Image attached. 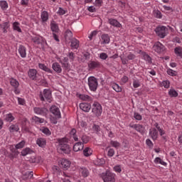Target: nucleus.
I'll return each mask as SVG.
<instances>
[{
    "instance_id": "1",
    "label": "nucleus",
    "mask_w": 182,
    "mask_h": 182,
    "mask_svg": "<svg viewBox=\"0 0 182 182\" xmlns=\"http://www.w3.org/2000/svg\"><path fill=\"white\" fill-rule=\"evenodd\" d=\"M58 145L57 146V151L60 154H70V146L68 144L69 143V139L66 137L57 139Z\"/></svg>"
},
{
    "instance_id": "2",
    "label": "nucleus",
    "mask_w": 182,
    "mask_h": 182,
    "mask_svg": "<svg viewBox=\"0 0 182 182\" xmlns=\"http://www.w3.org/2000/svg\"><path fill=\"white\" fill-rule=\"evenodd\" d=\"M101 178L104 182H116V173L107 170L101 173Z\"/></svg>"
},
{
    "instance_id": "3",
    "label": "nucleus",
    "mask_w": 182,
    "mask_h": 182,
    "mask_svg": "<svg viewBox=\"0 0 182 182\" xmlns=\"http://www.w3.org/2000/svg\"><path fill=\"white\" fill-rule=\"evenodd\" d=\"M31 41L34 43L35 46H37L39 49H45V45H46V40L45 38L41 36H36L32 37Z\"/></svg>"
},
{
    "instance_id": "4",
    "label": "nucleus",
    "mask_w": 182,
    "mask_h": 182,
    "mask_svg": "<svg viewBox=\"0 0 182 182\" xmlns=\"http://www.w3.org/2000/svg\"><path fill=\"white\" fill-rule=\"evenodd\" d=\"M87 85L91 92H96L99 87V81L95 76H90L87 79Z\"/></svg>"
},
{
    "instance_id": "5",
    "label": "nucleus",
    "mask_w": 182,
    "mask_h": 182,
    "mask_svg": "<svg viewBox=\"0 0 182 182\" xmlns=\"http://www.w3.org/2000/svg\"><path fill=\"white\" fill-rule=\"evenodd\" d=\"M39 97L41 102H45L46 100L48 103H52V91L49 89H44L43 92H40Z\"/></svg>"
},
{
    "instance_id": "6",
    "label": "nucleus",
    "mask_w": 182,
    "mask_h": 182,
    "mask_svg": "<svg viewBox=\"0 0 182 182\" xmlns=\"http://www.w3.org/2000/svg\"><path fill=\"white\" fill-rule=\"evenodd\" d=\"M91 109L92 113H93L95 117H100V116H102L103 109L102 107V105H100L99 102L95 101L91 107Z\"/></svg>"
},
{
    "instance_id": "7",
    "label": "nucleus",
    "mask_w": 182,
    "mask_h": 182,
    "mask_svg": "<svg viewBox=\"0 0 182 182\" xmlns=\"http://www.w3.org/2000/svg\"><path fill=\"white\" fill-rule=\"evenodd\" d=\"M154 31L156 36H159L161 39H164L167 36V33H168V28L164 26H159Z\"/></svg>"
},
{
    "instance_id": "8",
    "label": "nucleus",
    "mask_w": 182,
    "mask_h": 182,
    "mask_svg": "<svg viewBox=\"0 0 182 182\" xmlns=\"http://www.w3.org/2000/svg\"><path fill=\"white\" fill-rule=\"evenodd\" d=\"M129 127H131V129H134V130H136V132H138V133H140V134H142V136L146 134V127H144L143 124H129Z\"/></svg>"
},
{
    "instance_id": "9",
    "label": "nucleus",
    "mask_w": 182,
    "mask_h": 182,
    "mask_svg": "<svg viewBox=\"0 0 182 182\" xmlns=\"http://www.w3.org/2000/svg\"><path fill=\"white\" fill-rule=\"evenodd\" d=\"M152 49L154 52H156V53H163V52L166 50V47L161 43L158 41L154 44Z\"/></svg>"
},
{
    "instance_id": "10",
    "label": "nucleus",
    "mask_w": 182,
    "mask_h": 182,
    "mask_svg": "<svg viewBox=\"0 0 182 182\" xmlns=\"http://www.w3.org/2000/svg\"><path fill=\"white\" fill-rule=\"evenodd\" d=\"M50 112L55 116V119H62L60 109L56 105H53L50 107Z\"/></svg>"
},
{
    "instance_id": "11",
    "label": "nucleus",
    "mask_w": 182,
    "mask_h": 182,
    "mask_svg": "<svg viewBox=\"0 0 182 182\" xmlns=\"http://www.w3.org/2000/svg\"><path fill=\"white\" fill-rule=\"evenodd\" d=\"M33 112L36 114H39L40 116H48V111L46 107H34Z\"/></svg>"
},
{
    "instance_id": "12",
    "label": "nucleus",
    "mask_w": 182,
    "mask_h": 182,
    "mask_svg": "<svg viewBox=\"0 0 182 182\" xmlns=\"http://www.w3.org/2000/svg\"><path fill=\"white\" fill-rule=\"evenodd\" d=\"M149 136L153 141H156L159 139V131L156 128H150L149 132Z\"/></svg>"
},
{
    "instance_id": "13",
    "label": "nucleus",
    "mask_w": 182,
    "mask_h": 182,
    "mask_svg": "<svg viewBox=\"0 0 182 182\" xmlns=\"http://www.w3.org/2000/svg\"><path fill=\"white\" fill-rule=\"evenodd\" d=\"M101 67L102 63H100V62L97 60L90 61V63H88V68L90 70H94V69H100Z\"/></svg>"
},
{
    "instance_id": "14",
    "label": "nucleus",
    "mask_w": 182,
    "mask_h": 182,
    "mask_svg": "<svg viewBox=\"0 0 182 182\" xmlns=\"http://www.w3.org/2000/svg\"><path fill=\"white\" fill-rule=\"evenodd\" d=\"M80 109H81L82 112H85V113H89L90 109H92V105L87 102H81L80 104Z\"/></svg>"
},
{
    "instance_id": "15",
    "label": "nucleus",
    "mask_w": 182,
    "mask_h": 182,
    "mask_svg": "<svg viewBox=\"0 0 182 182\" xmlns=\"http://www.w3.org/2000/svg\"><path fill=\"white\" fill-rule=\"evenodd\" d=\"M139 53H140L141 55L144 60H146V62H147V63H149V65H151V63H153L151 57H150V55H149L147 54V53H146L141 50H139Z\"/></svg>"
},
{
    "instance_id": "16",
    "label": "nucleus",
    "mask_w": 182,
    "mask_h": 182,
    "mask_svg": "<svg viewBox=\"0 0 182 182\" xmlns=\"http://www.w3.org/2000/svg\"><path fill=\"white\" fill-rule=\"evenodd\" d=\"M38 71L36 69H30L28 71V76L31 80H37Z\"/></svg>"
},
{
    "instance_id": "17",
    "label": "nucleus",
    "mask_w": 182,
    "mask_h": 182,
    "mask_svg": "<svg viewBox=\"0 0 182 182\" xmlns=\"http://www.w3.org/2000/svg\"><path fill=\"white\" fill-rule=\"evenodd\" d=\"M41 23L45 25L49 21V13L47 11H43L41 14Z\"/></svg>"
},
{
    "instance_id": "18",
    "label": "nucleus",
    "mask_w": 182,
    "mask_h": 182,
    "mask_svg": "<svg viewBox=\"0 0 182 182\" xmlns=\"http://www.w3.org/2000/svg\"><path fill=\"white\" fill-rule=\"evenodd\" d=\"M60 167L64 168V170H68V168L70 167V161L65 159H63L60 160Z\"/></svg>"
},
{
    "instance_id": "19",
    "label": "nucleus",
    "mask_w": 182,
    "mask_h": 182,
    "mask_svg": "<svg viewBox=\"0 0 182 182\" xmlns=\"http://www.w3.org/2000/svg\"><path fill=\"white\" fill-rule=\"evenodd\" d=\"M85 147V145L82 141H78L76 142L73 148V151L77 152V151H81V150H83Z\"/></svg>"
},
{
    "instance_id": "20",
    "label": "nucleus",
    "mask_w": 182,
    "mask_h": 182,
    "mask_svg": "<svg viewBox=\"0 0 182 182\" xmlns=\"http://www.w3.org/2000/svg\"><path fill=\"white\" fill-rule=\"evenodd\" d=\"M77 96L80 100H83L84 102H93V98L88 95L77 94Z\"/></svg>"
},
{
    "instance_id": "21",
    "label": "nucleus",
    "mask_w": 182,
    "mask_h": 182,
    "mask_svg": "<svg viewBox=\"0 0 182 182\" xmlns=\"http://www.w3.org/2000/svg\"><path fill=\"white\" fill-rule=\"evenodd\" d=\"M108 23L111 25L112 26H114V28H122V23L119 22L117 19L114 18H109L108 19Z\"/></svg>"
},
{
    "instance_id": "22",
    "label": "nucleus",
    "mask_w": 182,
    "mask_h": 182,
    "mask_svg": "<svg viewBox=\"0 0 182 182\" xmlns=\"http://www.w3.org/2000/svg\"><path fill=\"white\" fill-rule=\"evenodd\" d=\"M70 42H71L70 46L73 50H75V49H79V45H80V42L79 41V40L76 38H73L70 41Z\"/></svg>"
},
{
    "instance_id": "23",
    "label": "nucleus",
    "mask_w": 182,
    "mask_h": 182,
    "mask_svg": "<svg viewBox=\"0 0 182 182\" xmlns=\"http://www.w3.org/2000/svg\"><path fill=\"white\" fill-rule=\"evenodd\" d=\"M36 144L38 147H41V149H45L46 146V139L42 137L38 138L36 139Z\"/></svg>"
},
{
    "instance_id": "24",
    "label": "nucleus",
    "mask_w": 182,
    "mask_h": 182,
    "mask_svg": "<svg viewBox=\"0 0 182 182\" xmlns=\"http://www.w3.org/2000/svg\"><path fill=\"white\" fill-rule=\"evenodd\" d=\"M110 43V36L109 34H102L101 36V45H107Z\"/></svg>"
},
{
    "instance_id": "25",
    "label": "nucleus",
    "mask_w": 182,
    "mask_h": 182,
    "mask_svg": "<svg viewBox=\"0 0 182 182\" xmlns=\"http://www.w3.org/2000/svg\"><path fill=\"white\" fill-rule=\"evenodd\" d=\"M64 38L66 42H70L73 39V33L69 29H67L64 33Z\"/></svg>"
},
{
    "instance_id": "26",
    "label": "nucleus",
    "mask_w": 182,
    "mask_h": 182,
    "mask_svg": "<svg viewBox=\"0 0 182 182\" xmlns=\"http://www.w3.org/2000/svg\"><path fill=\"white\" fill-rule=\"evenodd\" d=\"M18 50L21 58H26V47L25 46L20 45Z\"/></svg>"
},
{
    "instance_id": "27",
    "label": "nucleus",
    "mask_w": 182,
    "mask_h": 182,
    "mask_svg": "<svg viewBox=\"0 0 182 182\" xmlns=\"http://www.w3.org/2000/svg\"><path fill=\"white\" fill-rule=\"evenodd\" d=\"M52 69L54 72H56V73H62V66L59 65V63H53L52 65Z\"/></svg>"
},
{
    "instance_id": "28",
    "label": "nucleus",
    "mask_w": 182,
    "mask_h": 182,
    "mask_svg": "<svg viewBox=\"0 0 182 182\" xmlns=\"http://www.w3.org/2000/svg\"><path fill=\"white\" fill-rule=\"evenodd\" d=\"M79 171L80 174H82V177H85V178L89 177L90 173H89V169H87V168L85 166L80 167Z\"/></svg>"
},
{
    "instance_id": "29",
    "label": "nucleus",
    "mask_w": 182,
    "mask_h": 182,
    "mask_svg": "<svg viewBox=\"0 0 182 182\" xmlns=\"http://www.w3.org/2000/svg\"><path fill=\"white\" fill-rule=\"evenodd\" d=\"M33 178V171H26L21 176L22 180L26 181L29 180V178Z\"/></svg>"
},
{
    "instance_id": "30",
    "label": "nucleus",
    "mask_w": 182,
    "mask_h": 182,
    "mask_svg": "<svg viewBox=\"0 0 182 182\" xmlns=\"http://www.w3.org/2000/svg\"><path fill=\"white\" fill-rule=\"evenodd\" d=\"M50 30L53 33H59V26L55 21L50 23Z\"/></svg>"
},
{
    "instance_id": "31",
    "label": "nucleus",
    "mask_w": 182,
    "mask_h": 182,
    "mask_svg": "<svg viewBox=\"0 0 182 182\" xmlns=\"http://www.w3.org/2000/svg\"><path fill=\"white\" fill-rule=\"evenodd\" d=\"M32 153H33V151L31 149V148L26 147L21 151V155L23 156V157H25L26 156H28V154H32Z\"/></svg>"
},
{
    "instance_id": "32",
    "label": "nucleus",
    "mask_w": 182,
    "mask_h": 182,
    "mask_svg": "<svg viewBox=\"0 0 182 182\" xmlns=\"http://www.w3.org/2000/svg\"><path fill=\"white\" fill-rule=\"evenodd\" d=\"M70 134L72 138H73V140L75 141H79V135L77 134L76 129H72L70 132Z\"/></svg>"
},
{
    "instance_id": "33",
    "label": "nucleus",
    "mask_w": 182,
    "mask_h": 182,
    "mask_svg": "<svg viewBox=\"0 0 182 182\" xmlns=\"http://www.w3.org/2000/svg\"><path fill=\"white\" fill-rule=\"evenodd\" d=\"M92 153L93 151L90 147H86L82 151V154L85 156V157H89L92 156Z\"/></svg>"
},
{
    "instance_id": "34",
    "label": "nucleus",
    "mask_w": 182,
    "mask_h": 182,
    "mask_svg": "<svg viewBox=\"0 0 182 182\" xmlns=\"http://www.w3.org/2000/svg\"><path fill=\"white\" fill-rule=\"evenodd\" d=\"M9 22H3L2 23L0 24V28L2 29L4 33H6L8 32V28H9Z\"/></svg>"
},
{
    "instance_id": "35",
    "label": "nucleus",
    "mask_w": 182,
    "mask_h": 182,
    "mask_svg": "<svg viewBox=\"0 0 182 182\" xmlns=\"http://www.w3.org/2000/svg\"><path fill=\"white\" fill-rule=\"evenodd\" d=\"M10 85L12 86V87H14V89L19 87V82L14 77L10 78Z\"/></svg>"
},
{
    "instance_id": "36",
    "label": "nucleus",
    "mask_w": 182,
    "mask_h": 182,
    "mask_svg": "<svg viewBox=\"0 0 182 182\" xmlns=\"http://www.w3.org/2000/svg\"><path fill=\"white\" fill-rule=\"evenodd\" d=\"M9 131L10 133H15L19 132V125L18 124H11L9 128Z\"/></svg>"
},
{
    "instance_id": "37",
    "label": "nucleus",
    "mask_w": 182,
    "mask_h": 182,
    "mask_svg": "<svg viewBox=\"0 0 182 182\" xmlns=\"http://www.w3.org/2000/svg\"><path fill=\"white\" fill-rule=\"evenodd\" d=\"M40 132L41 133H43V134H46V136H50L52 134V132H50V129L46 127H42L40 128Z\"/></svg>"
},
{
    "instance_id": "38",
    "label": "nucleus",
    "mask_w": 182,
    "mask_h": 182,
    "mask_svg": "<svg viewBox=\"0 0 182 182\" xmlns=\"http://www.w3.org/2000/svg\"><path fill=\"white\" fill-rule=\"evenodd\" d=\"M32 120L35 122L36 124H40L42 123H45V119L41 118L36 116L32 117Z\"/></svg>"
},
{
    "instance_id": "39",
    "label": "nucleus",
    "mask_w": 182,
    "mask_h": 182,
    "mask_svg": "<svg viewBox=\"0 0 182 182\" xmlns=\"http://www.w3.org/2000/svg\"><path fill=\"white\" fill-rule=\"evenodd\" d=\"M5 122H9V123H11L15 120V117L12 114V113H9L5 115L4 118Z\"/></svg>"
},
{
    "instance_id": "40",
    "label": "nucleus",
    "mask_w": 182,
    "mask_h": 182,
    "mask_svg": "<svg viewBox=\"0 0 182 182\" xmlns=\"http://www.w3.org/2000/svg\"><path fill=\"white\" fill-rule=\"evenodd\" d=\"M78 137L82 140V143H83L84 145L89 143V141L90 140V138L86 134L79 135Z\"/></svg>"
},
{
    "instance_id": "41",
    "label": "nucleus",
    "mask_w": 182,
    "mask_h": 182,
    "mask_svg": "<svg viewBox=\"0 0 182 182\" xmlns=\"http://www.w3.org/2000/svg\"><path fill=\"white\" fill-rule=\"evenodd\" d=\"M111 87H112V89H114L115 90V92H117V93H119L120 92H122L123 90V89L122 88V87H120L119 85H118V84L115 83V82H112L111 84Z\"/></svg>"
},
{
    "instance_id": "42",
    "label": "nucleus",
    "mask_w": 182,
    "mask_h": 182,
    "mask_svg": "<svg viewBox=\"0 0 182 182\" xmlns=\"http://www.w3.org/2000/svg\"><path fill=\"white\" fill-rule=\"evenodd\" d=\"M8 2L5 0L0 1V8L2 11H6L9 8Z\"/></svg>"
},
{
    "instance_id": "43",
    "label": "nucleus",
    "mask_w": 182,
    "mask_h": 182,
    "mask_svg": "<svg viewBox=\"0 0 182 182\" xmlns=\"http://www.w3.org/2000/svg\"><path fill=\"white\" fill-rule=\"evenodd\" d=\"M39 69L44 70V72H47L48 73H52V70L48 68L45 64L39 63L38 64Z\"/></svg>"
},
{
    "instance_id": "44",
    "label": "nucleus",
    "mask_w": 182,
    "mask_h": 182,
    "mask_svg": "<svg viewBox=\"0 0 182 182\" xmlns=\"http://www.w3.org/2000/svg\"><path fill=\"white\" fill-rule=\"evenodd\" d=\"M154 16H155L157 19H161L163 18V14L159 9H155L153 11Z\"/></svg>"
},
{
    "instance_id": "45",
    "label": "nucleus",
    "mask_w": 182,
    "mask_h": 182,
    "mask_svg": "<svg viewBox=\"0 0 182 182\" xmlns=\"http://www.w3.org/2000/svg\"><path fill=\"white\" fill-rule=\"evenodd\" d=\"M25 144H26V141L25 140H22L21 141L14 146L16 149H17V150H19L21 149H23V147H25Z\"/></svg>"
},
{
    "instance_id": "46",
    "label": "nucleus",
    "mask_w": 182,
    "mask_h": 182,
    "mask_svg": "<svg viewBox=\"0 0 182 182\" xmlns=\"http://www.w3.org/2000/svg\"><path fill=\"white\" fill-rule=\"evenodd\" d=\"M174 53L176 55V56H178L179 58H181V59H182V48L178 46V47H176L174 48Z\"/></svg>"
},
{
    "instance_id": "47",
    "label": "nucleus",
    "mask_w": 182,
    "mask_h": 182,
    "mask_svg": "<svg viewBox=\"0 0 182 182\" xmlns=\"http://www.w3.org/2000/svg\"><path fill=\"white\" fill-rule=\"evenodd\" d=\"M154 163H155V164H161V166H167V163L164 162L160 157H156L154 159Z\"/></svg>"
},
{
    "instance_id": "48",
    "label": "nucleus",
    "mask_w": 182,
    "mask_h": 182,
    "mask_svg": "<svg viewBox=\"0 0 182 182\" xmlns=\"http://www.w3.org/2000/svg\"><path fill=\"white\" fill-rule=\"evenodd\" d=\"M168 95L170 96V97H177L178 96V92H177L176 90L171 88L169 90Z\"/></svg>"
},
{
    "instance_id": "49",
    "label": "nucleus",
    "mask_w": 182,
    "mask_h": 182,
    "mask_svg": "<svg viewBox=\"0 0 182 182\" xmlns=\"http://www.w3.org/2000/svg\"><path fill=\"white\" fill-rule=\"evenodd\" d=\"M106 164V161L103 158H97L95 161V165L96 166H104V164Z\"/></svg>"
},
{
    "instance_id": "50",
    "label": "nucleus",
    "mask_w": 182,
    "mask_h": 182,
    "mask_svg": "<svg viewBox=\"0 0 182 182\" xmlns=\"http://www.w3.org/2000/svg\"><path fill=\"white\" fill-rule=\"evenodd\" d=\"M13 29L14 31H16L17 32H19L21 33V32H22V29H21V27H19V23L18 22H14L13 23Z\"/></svg>"
},
{
    "instance_id": "51",
    "label": "nucleus",
    "mask_w": 182,
    "mask_h": 182,
    "mask_svg": "<svg viewBox=\"0 0 182 182\" xmlns=\"http://www.w3.org/2000/svg\"><path fill=\"white\" fill-rule=\"evenodd\" d=\"M10 151L11 154H17L19 155V151L15 147L14 145L10 146Z\"/></svg>"
},
{
    "instance_id": "52",
    "label": "nucleus",
    "mask_w": 182,
    "mask_h": 182,
    "mask_svg": "<svg viewBox=\"0 0 182 182\" xmlns=\"http://www.w3.org/2000/svg\"><path fill=\"white\" fill-rule=\"evenodd\" d=\"M110 144H111L112 147H114L115 149H119V147H120V143H119V141H117L112 140L110 141Z\"/></svg>"
},
{
    "instance_id": "53",
    "label": "nucleus",
    "mask_w": 182,
    "mask_h": 182,
    "mask_svg": "<svg viewBox=\"0 0 182 182\" xmlns=\"http://www.w3.org/2000/svg\"><path fill=\"white\" fill-rule=\"evenodd\" d=\"M133 86L135 89H137V87H140V80H139V79H134Z\"/></svg>"
},
{
    "instance_id": "54",
    "label": "nucleus",
    "mask_w": 182,
    "mask_h": 182,
    "mask_svg": "<svg viewBox=\"0 0 182 182\" xmlns=\"http://www.w3.org/2000/svg\"><path fill=\"white\" fill-rule=\"evenodd\" d=\"M134 118L135 119V120H138V121L143 119V117L139 112L134 113Z\"/></svg>"
},
{
    "instance_id": "55",
    "label": "nucleus",
    "mask_w": 182,
    "mask_h": 182,
    "mask_svg": "<svg viewBox=\"0 0 182 182\" xmlns=\"http://www.w3.org/2000/svg\"><path fill=\"white\" fill-rule=\"evenodd\" d=\"M146 144L148 146L149 149H153L154 144H153V141H151V139H147L146 140Z\"/></svg>"
},
{
    "instance_id": "56",
    "label": "nucleus",
    "mask_w": 182,
    "mask_h": 182,
    "mask_svg": "<svg viewBox=\"0 0 182 182\" xmlns=\"http://www.w3.org/2000/svg\"><path fill=\"white\" fill-rule=\"evenodd\" d=\"M166 73L169 76H176L177 75V71H174L171 68L167 69Z\"/></svg>"
},
{
    "instance_id": "57",
    "label": "nucleus",
    "mask_w": 182,
    "mask_h": 182,
    "mask_svg": "<svg viewBox=\"0 0 182 182\" xmlns=\"http://www.w3.org/2000/svg\"><path fill=\"white\" fill-rule=\"evenodd\" d=\"M58 15H60V16H62L63 15H65L66 14V11L63 9L62 7H59L58 11H57Z\"/></svg>"
},
{
    "instance_id": "58",
    "label": "nucleus",
    "mask_w": 182,
    "mask_h": 182,
    "mask_svg": "<svg viewBox=\"0 0 182 182\" xmlns=\"http://www.w3.org/2000/svg\"><path fill=\"white\" fill-rule=\"evenodd\" d=\"M113 170L115 173H122V166L120 165L114 166Z\"/></svg>"
},
{
    "instance_id": "59",
    "label": "nucleus",
    "mask_w": 182,
    "mask_h": 182,
    "mask_svg": "<svg viewBox=\"0 0 182 182\" xmlns=\"http://www.w3.org/2000/svg\"><path fill=\"white\" fill-rule=\"evenodd\" d=\"M161 85L165 87V89H168V87H170V81L164 80L162 82Z\"/></svg>"
},
{
    "instance_id": "60",
    "label": "nucleus",
    "mask_w": 182,
    "mask_h": 182,
    "mask_svg": "<svg viewBox=\"0 0 182 182\" xmlns=\"http://www.w3.org/2000/svg\"><path fill=\"white\" fill-rule=\"evenodd\" d=\"M107 156L108 157H113V156H114V149L113 148L109 149Z\"/></svg>"
},
{
    "instance_id": "61",
    "label": "nucleus",
    "mask_w": 182,
    "mask_h": 182,
    "mask_svg": "<svg viewBox=\"0 0 182 182\" xmlns=\"http://www.w3.org/2000/svg\"><path fill=\"white\" fill-rule=\"evenodd\" d=\"M109 58V55L106 53H101L100 54V58L102 59V60H106Z\"/></svg>"
},
{
    "instance_id": "62",
    "label": "nucleus",
    "mask_w": 182,
    "mask_h": 182,
    "mask_svg": "<svg viewBox=\"0 0 182 182\" xmlns=\"http://www.w3.org/2000/svg\"><path fill=\"white\" fill-rule=\"evenodd\" d=\"M63 70H69V63H60Z\"/></svg>"
},
{
    "instance_id": "63",
    "label": "nucleus",
    "mask_w": 182,
    "mask_h": 182,
    "mask_svg": "<svg viewBox=\"0 0 182 182\" xmlns=\"http://www.w3.org/2000/svg\"><path fill=\"white\" fill-rule=\"evenodd\" d=\"M68 57L69 58L70 62H73V60H75V53L73 52L68 53Z\"/></svg>"
},
{
    "instance_id": "64",
    "label": "nucleus",
    "mask_w": 182,
    "mask_h": 182,
    "mask_svg": "<svg viewBox=\"0 0 182 182\" xmlns=\"http://www.w3.org/2000/svg\"><path fill=\"white\" fill-rule=\"evenodd\" d=\"M18 103V105H21V106H23L26 103L25 99L21 98L19 97H17Z\"/></svg>"
}]
</instances>
